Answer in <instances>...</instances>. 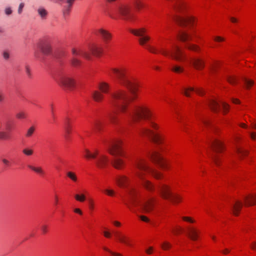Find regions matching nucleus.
<instances>
[{
  "mask_svg": "<svg viewBox=\"0 0 256 256\" xmlns=\"http://www.w3.org/2000/svg\"><path fill=\"white\" fill-rule=\"evenodd\" d=\"M221 104L222 106L224 112H227L228 110V105L224 102H221Z\"/></svg>",
  "mask_w": 256,
  "mask_h": 256,
  "instance_id": "obj_51",
  "label": "nucleus"
},
{
  "mask_svg": "<svg viewBox=\"0 0 256 256\" xmlns=\"http://www.w3.org/2000/svg\"><path fill=\"white\" fill-rule=\"evenodd\" d=\"M12 10L10 8H7L5 9V13L7 15H10L12 14Z\"/></svg>",
  "mask_w": 256,
  "mask_h": 256,
  "instance_id": "obj_61",
  "label": "nucleus"
},
{
  "mask_svg": "<svg viewBox=\"0 0 256 256\" xmlns=\"http://www.w3.org/2000/svg\"><path fill=\"white\" fill-rule=\"evenodd\" d=\"M108 162V158L104 155H100L96 160V165L98 168H102L106 166Z\"/></svg>",
  "mask_w": 256,
  "mask_h": 256,
  "instance_id": "obj_20",
  "label": "nucleus"
},
{
  "mask_svg": "<svg viewBox=\"0 0 256 256\" xmlns=\"http://www.w3.org/2000/svg\"><path fill=\"white\" fill-rule=\"evenodd\" d=\"M130 12V8L128 4H119L115 6L114 12L122 16L124 20H128L131 18Z\"/></svg>",
  "mask_w": 256,
  "mask_h": 256,
  "instance_id": "obj_12",
  "label": "nucleus"
},
{
  "mask_svg": "<svg viewBox=\"0 0 256 256\" xmlns=\"http://www.w3.org/2000/svg\"><path fill=\"white\" fill-rule=\"evenodd\" d=\"M36 46L44 54H49L51 52V45L47 40H40L37 44Z\"/></svg>",
  "mask_w": 256,
  "mask_h": 256,
  "instance_id": "obj_14",
  "label": "nucleus"
},
{
  "mask_svg": "<svg viewBox=\"0 0 256 256\" xmlns=\"http://www.w3.org/2000/svg\"><path fill=\"white\" fill-rule=\"evenodd\" d=\"M214 40L217 42H220L224 41V38L220 36H216L214 38Z\"/></svg>",
  "mask_w": 256,
  "mask_h": 256,
  "instance_id": "obj_57",
  "label": "nucleus"
},
{
  "mask_svg": "<svg viewBox=\"0 0 256 256\" xmlns=\"http://www.w3.org/2000/svg\"><path fill=\"white\" fill-rule=\"evenodd\" d=\"M186 48L189 50L194 52H198L200 50L198 46L191 44H188L186 45Z\"/></svg>",
  "mask_w": 256,
  "mask_h": 256,
  "instance_id": "obj_37",
  "label": "nucleus"
},
{
  "mask_svg": "<svg viewBox=\"0 0 256 256\" xmlns=\"http://www.w3.org/2000/svg\"><path fill=\"white\" fill-rule=\"evenodd\" d=\"M188 234L192 240H196L198 238V232L193 228H189L188 230Z\"/></svg>",
  "mask_w": 256,
  "mask_h": 256,
  "instance_id": "obj_27",
  "label": "nucleus"
},
{
  "mask_svg": "<svg viewBox=\"0 0 256 256\" xmlns=\"http://www.w3.org/2000/svg\"><path fill=\"white\" fill-rule=\"evenodd\" d=\"M111 71L118 79L119 83L129 89L131 93L134 96L136 85L128 76L126 70L124 68H112Z\"/></svg>",
  "mask_w": 256,
  "mask_h": 256,
  "instance_id": "obj_5",
  "label": "nucleus"
},
{
  "mask_svg": "<svg viewBox=\"0 0 256 256\" xmlns=\"http://www.w3.org/2000/svg\"><path fill=\"white\" fill-rule=\"evenodd\" d=\"M134 4L136 9L138 11L144 6V4L141 0H135Z\"/></svg>",
  "mask_w": 256,
  "mask_h": 256,
  "instance_id": "obj_33",
  "label": "nucleus"
},
{
  "mask_svg": "<svg viewBox=\"0 0 256 256\" xmlns=\"http://www.w3.org/2000/svg\"><path fill=\"white\" fill-rule=\"evenodd\" d=\"M2 56L4 60H7L10 58V54L8 50H4L2 53Z\"/></svg>",
  "mask_w": 256,
  "mask_h": 256,
  "instance_id": "obj_46",
  "label": "nucleus"
},
{
  "mask_svg": "<svg viewBox=\"0 0 256 256\" xmlns=\"http://www.w3.org/2000/svg\"><path fill=\"white\" fill-rule=\"evenodd\" d=\"M134 166L136 170L134 172L140 180L143 187L148 191L153 192L155 190V186L152 182L144 178V174L147 172L156 179H160L162 176V174L148 166L145 160L142 159L137 160L135 162Z\"/></svg>",
  "mask_w": 256,
  "mask_h": 256,
  "instance_id": "obj_2",
  "label": "nucleus"
},
{
  "mask_svg": "<svg viewBox=\"0 0 256 256\" xmlns=\"http://www.w3.org/2000/svg\"><path fill=\"white\" fill-rule=\"evenodd\" d=\"M28 167L30 169H31L33 171H34V172H36L38 174H44V172L41 167H34V166H33L30 165L28 166Z\"/></svg>",
  "mask_w": 256,
  "mask_h": 256,
  "instance_id": "obj_38",
  "label": "nucleus"
},
{
  "mask_svg": "<svg viewBox=\"0 0 256 256\" xmlns=\"http://www.w3.org/2000/svg\"><path fill=\"white\" fill-rule=\"evenodd\" d=\"M161 52L164 56L170 55L174 59L178 61L183 60L186 57L185 54L184 53L182 50L178 46L175 44H174L172 46V48L170 52L162 50Z\"/></svg>",
  "mask_w": 256,
  "mask_h": 256,
  "instance_id": "obj_11",
  "label": "nucleus"
},
{
  "mask_svg": "<svg viewBox=\"0 0 256 256\" xmlns=\"http://www.w3.org/2000/svg\"><path fill=\"white\" fill-rule=\"evenodd\" d=\"M162 248L164 250H168L171 247V244L168 242H164L162 244Z\"/></svg>",
  "mask_w": 256,
  "mask_h": 256,
  "instance_id": "obj_48",
  "label": "nucleus"
},
{
  "mask_svg": "<svg viewBox=\"0 0 256 256\" xmlns=\"http://www.w3.org/2000/svg\"><path fill=\"white\" fill-rule=\"evenodd\" d=\"M16 116L18 118H26V116L24 112H20L16 114Z\"/></svg>",
  "mask_w": 256,
  "mask_h": 256,
  "instance_id": "obj_55",
  "label": "nucleus"
},
{
  "mask_svg": "<svg viewBox=\"0 0 256 256\" xmlns=\"http://www.w3.org/2000/svg\"><path fill=\"white\" fill-rule=\"evenodd\" d=\"M122 142L120 140L113 142L109 146L108 150L109 152L114 156L112 162V164L116 169H122L124 162L120 156H122Z\"/></svg>",
  "mask_w": 256,
  "mask_h": 256,
  "instance_id": "obj_4",
  "label": "nucleus"
},
{
  "mask_svg": "<svg viewBox=\"0 0 256 256\" xmlns=\"http://www.w3.org/2000/svg\"><path fill=\"white\" fill-rule=\"evenodd\" d=\"M69 120H70L68 118H66V130L68 133H70V124Z\"/></svg>",
  "mask_w": 256,
  "mask_h": 256,
  "instance_id": "obj_52",
  "label": "nucleus"
},
{
  "mask_svg": "<svg viewBox=\"0 0 256 256\" xmlns=\"http://www.w3.org/2000/svg\"><path fill=\"white\" fill-rule=\"evenodd\" d=\"M243 80H244L245 82V84L248 88H249L252 86L254 84V82L251 80H249V79H248L246 78H244Z\"/></svg>",
  "mask_w": 256,
  "mask_h": 256,
  "instance_id": "obj_44",
  "label": "nucleus"
},
{
  "mask_svg": "<svg viewBox=\"0 0 256 256\" xmlns=\"http://www.w3.org/2000/svg\"><path fill=\"white\" fill-rule=\"evenodd\" d=\"M114 180L118 186L123 188H127L130 182V178L125 175L118 176Z\"/></svg>",
  "mask_w": 256,
  "mask_h": 256,
  "instance_id": "obj_15",
  "label": "nucleus"
},
{
  "mask_svg": "<svg viewBox=\"0 0 256 256\" xmlns=\"http://www.w3.org/2000/svg\"><path fill=\"white\" fill-rule=\"evenodd\" d=\"M250 247L252 250H256V242H252L250 245Z\"/></svg>",
  "mask_w": 256,
  "mask_h": 256,
  "instance_id": "obj_64",
  "label": "nucleus"
},
{
  "mask_svg": "<svg viewBox=\"0 0 256 256\" xmlns=\"http://www.w3.org/2000/svg\"><path fill=\"white\" fill-rule=\"evenodd\" d=\"M195 91L196 94L202 96L204 94V92L203 90L200 88H196L194 89L192 87H189L188 88H184L183 90V94L186 96H190V94L189 92H194Z\"/></svg>",
  "mask_w": 256,
  "mask_h": 256,
  "instance_id": "obj_22",
  "label": "nucleus"
},
{
  "mask_svg": "<svg viewBox=\"0 0 256 256\" xmlns=\"http://www.w3.org/2000/svg\"><path fill=\"white\" fill-rule=\"evenodd\" d=\"M71 64L72 66L76 67L80 66L81 62L76 58L74 57L71 60Z\"/></svg>",
  "mask_w": 256,
  "mask_h": 256,
  "instance_id": "obj_40",
  "label": "nucleus"
},
{
  "mask_svg": "<svg viewBox=\"0 0 256 256\" xmlns=\"http://www.w3.org/2000/svg\"><path fill=\"white\" fill-rule=\"evenodd\" d=\"M24 4L23 2H22L20 4L18 8V12L19 14H20L22 12V9L24 7Z\"/></svg>",
  "mask_w": 256,
  "mask_h": 256,
  "instance_id": "obj_56",
  "label": "nucleus"
},
{
  "mask_svg": "<svg viewBox=\"0 0 256 256\" xmlns=\"http://www.w3.org/2000/svg\"><path fill=\"white\" fill-rule=\"evenodd\" d=\"M67 176L70 178L74 182H76L78 180V178L76 174L71 171L68 172H66Z\"/></svg>",
  "mask_w": 256,
  "mask_h": 256,
  "instance_id": "obj_34",
  "label": "nucleus"
},
{
  "mask_svg": "<svg viewBox=\"0 0 256 256\" xmlns=\"http://www.w3.org/2000/svg\"><path fill=\"white\" fill-rule=\"evenodd\" d=\"M230 20L233 23H236L238 22V20L234 17H230Z\"/></svg>",
  "mask_w": 256,
  "mask_h": 256,
  "instance_id": "obj_62",
  "label": "nucleus"
},
{
  "mask_svg": "<svg viewBox=\"0 0 256 256\" xmlns=\"http://www.w3.org/2000/svg\"><path fill=\"white\" fill-rule=\"evenodd\" d=\"M104 192L108 195V196H114V194H115V192L112 190H110V189H106Z\"/></svg>",
  "mask_w": 256,
  "mask_h": 256,
  "instance_id": "obj_47",
  "label": "nucleus"
},
{
  "mask_svg": "<svg viewBox=\"0 0 256 256\" xmlns=\"http://www.w3.org/2000/svg\"><path fill=\"white\" fill-rule=\"evenodd\" d=\"M98 32L100 34L102 38L106 42H107L108 40H110L112 37V34L110 32L103 28L100 29L98 30Z\"/></svg>",
  "mask_w": 256,
  "mask_h": 256,
  "instance_id": "obj_25",
  "label": "nucleus"
},
{
  "mask_svg": "<svg viewBox=\"0 0 256 256\" xmlns=\"http://www.w3.org/2000/svg\"><path fill=\"white\" fill-rule=\"evenodd\" d=\"M85 154L84 157L88 159L96 158L98 154V151L96 150L94 153H92L88 150L86 149L84 150Z\"/></svg>",
  "mask_w": 256,
  "mask_h": 256,
  "instance_id": "obj_32",
  "label": "nucleus"
},
{
  "mask_svg": "<svg viewBox=\"0 0 256 256\" xmlns=\"http://www.w3.org/2000/svg\"><path fill=\"white\" fill-rule=\"evenodd\" d=\"M0 138L3 140H8L10 138V136L6 132H0Z\"/></svg>",
  "mask_w": 256,
  "mask_h": 256,
  "instance_id": "obj_43",
  "label": "nucleus"
},
{
  "mask_svg": "<svg viewBox=\"0 0 256 256\" xmlns=\"http://www.w3.org/2000/svg\"><path fill=\"white\" fill-rule=\"evenodd\" d=\"M182 219L190 223H194L195 222L194 220H192L191 218L188 216H183L182 217Z\"/></svg>",
  "mask_w": 256,
  "mask_h": 256,
  "instance_id": "obj_53",
  "label": "nucleus"
},
{
  "mask_svg": "<svg viewBox=\"0 0 256 256\" xmlns=\"http://www.w3.org/2000/svg\"><path fill=\"white\" fill-rule=\"evenodd\" d=\"M127 199L126 205L133 212H136L135 208L140 207L142 212H150L154 208V200H142L138 196L136 190L132 188L127 190Z\"/></svg>",
  "mask_w": 256,
  "mask_h": 256,
  "instance_id": "obj_3",
  "label": "nucleus"
},
{
  "mask_svg": "<svg viewBox=\"0 0 256 256\" xmlns=\"http://www.w3.org/2000/svg\"><path fill=\"white\" fill-rule=\"evenodd\" d=\"M244 205L246 206H251L256 204V195L250 194L244 198Z\"/></svg>",
  "mask_w": 256,
  "mask_h": 256,
  "instance_id": "obj_23",
  "label": "nucleus"
},
{
  "mask_svg": "<svg viewBox=\"0 0 256 256\" xmlns=\"http://www.w3.org/2000/svg\"><path fill=\"white\" fill-rule=\"evenodd\" d=\"M176 22L181 26L191 24L194 22V18L191 16H178L176 20Z\"/></svg>",
  "mask_w": 256,
  "mask_h": 256,
  "instance_id": "obj_17",
  "label": "nucleus"
},
{
  "mask_svg": "<svg viewBox=\"0 0 256 256\" xmlns=\"http://www.w3.org/2000/svg\"><path fill=\"white\" fill-rule=\"evenodd\" d=\"M36 130V128L34 126H32L30 127L26 130V138H30L31 137L34 133V131Z\"/></svg>",
  "mask_w": 256,
  "mask_h": 256,
  "instance_id": "obj_36",
  "label": "nucleus"
},
{
  "mask_svg": "<svg viewBox=\"0 0 256 256\" xmlns=\"http://www.w3.org/2000/svg\"><path fill=\"white\" fill-rule=\"evenodd\" d=\"M150 126L152 128L155 130H158V125L152 122H150Z\"/></svg>",
  "mask_w": 256,
  "mask_h": 256,
  "instance_id": "obj_58",
  "label": "nucleus"
},
{
  "mask_svg": "<svg viewBox=\"0 0 256 256\" xmlns=\"http://www.w3.org/2000/svg\"><path fill=\"white\" fill-rule=\"evenodd\" d=\"M190 62L197 70H201L204 66V62L198 58H191Z\"/></svg>",
  "mask_w": 256,
  "mask_h": 256,
  "instance_id": "obj_21",
  "label": "nucleus"
},
{
  "mask_svg": "<svg viewBox=\"0 0 256 256\" xmlns=\"http://www.w3.org/2000/svg\"><path fill=\"white\" fill-rule=\"evenodd\" d=\"M147 48L150 52H151L152 53H154V54L156 53V50L154 48H152L150 46H148Z\"/></svg>",
  "mask_w": 256,
  "mask_h": 256,
  "instance_id": "obj_59",
  "label": "nucleus"
},
{
  "mask_svg": "<svg viewBox=\"0 0 256 256\" xmlns=\"http://www.w3.org/2000/svg\"><path fill=\"white\" fill-rule=\"evenodd\" d=\"M178 36L179 38L183 42L190 40H192L190 35L185 31L180 32L178 34Z\"/></svg>",
  "mask_w": 256,
  "mask_h": 256,
  "instance_id": "obj_30",
  "label": "nucleus"
},
{
  "mask_svg": "<svg viewBox=\"0 0 256 256\" xmlns=\"http://www.w3.org/2000/svg\"><path fill=\"white\" fill-rule=\"evenodd\" d=\"M90 50L92 54L96 56H100L102 52V48L97 46H92L90 48Z\"/></svg>",
  "mask_w": 256,
  "mask_h": 256,
  "instance_id": "obj_31",
  "label": "nucleus"
},
{
  "mask_svg": "<svg viewBox=\"0 0 256 256\" xmlns=\"http://www.w3.org/2000/svg\"><path fill=\"white\" fill-rule=\"evenodd\" d=\"M37 12L41 20H44L47 18L48 12L44 7L40 6L37 9Z\"/></svg>",
  "mask_w": 256,
  "mask_h": 256,
  "instance_id": "obj_28",
  "label": "nucleus"
},
{
  "mask_svg": "<svg viewBox=\"0 0 256 256\" xmlns=\"http://www.w3.org/2000/svg\"><path fill=\"white\" fill-rule=\"evenodd\" d=\"M41 230L44 234H46L48 232V226L46 225H42L41 226Z\"/></svg>",
  "mask_w": 256,
  "mask_h": 256,
  "instance_id": "obj_60",
  "label": "nucleus"
},
{
  "mask_svg": "<svg viewBox=\"0 0 256 256\" xmlns=\"http://www.w3.org/2000/svg\"><path fill=\"white\" fill-rule=\"evenodd\" d=\"M130 101L128 93L123 90H117L110 94V103L114 110L108 114L110 122L114 124L119 123L118 114L126 115L130 118V124L140 121L142 118L149 120L152 114L145 106H138L128 111V104Z\"/></svg>",
  "mask_w": 256,
  "mask_h": 256,
  "instance_id": "obj_1",
  "label": "nucleus"
},
{
  "mask_svg": "<svg viewBox=\"0 0 256 256\" xmlns=\"http://www.w3.org/2000/svg\"><path fill=\"white\" fill-rule=\"evenodd\" d=\"M188 6L184 1L180 0L175 4L174 8L175 10L180 13L184 14L186 12L188 9Z\"/></svg>",
  "mask_w": 256,
  "mask_h": 256,
  "instance_id": "obj_19",
  "label": "nucleus"
},
{
  "mask_svg": "<svg viewBox=\"0 0 256 256\" xmlns=\"http://www.w3.org/2000/svg\"><path fill=\"white\" fill-rule=\"evenodd\" d=\"M5 126H6V130L8 132H10L12 129V128H13L12 124L9 122H6V124H5Z\"/></svg>",
  "mask_w": 256,
  "mask_h": 256,
  "instance_id": "obj_50",
  "label": "nucleus"
},
{
  "mask_svg": "<svg viewBox=\"0 0 256 256\" xmlns=\"http://www.w3.org/2000/svg\"><path fill=\"white\" fill-rule=\"evenodd\" d=\"M140 219L142 221H144V222H148L149 221L148 218L147 217L145 216H140Z\"/></svg>",
  "mask_w": 256,
  "mask_h": 256,
  "instance_id": "obj_63",
  "label": "nucleus"
},
{
  "mask_svg": "<svg viewBox=\"0 0 256 256\" xmlns=\"http://www.w3.org/2000/svg\"><path fill=\"white\" fill-rule=\"evenodd\" d=\"M114 234L116 238L120 242L124 243L128 246L130 245L128 238H126L124 235L122 234L121 232H114Z\"/></svg>",
  "mask_w": 256,
  "mask_h": 256,
  "instance_id": "obj_26",
  "label": "nucleus"
},
{
  "mask_svg": "<svg viewBox=\"0 0 256 256\" xmlns=\"http://www.w3.org/2000/svg\"><path fill=\"white\" fill-rule=\"evenodd\" d=\"M236 152L239 154L240 158H242L243 156H246L248 154L247 150L239 148H236Z\"/></svg>",
  "mask_w": 256,
  "mask_h": 256,
  "instance_id": "obj_35",
  "label": "nucleus"
},
{
  "mask_svg": "<svg viewBox=\"0 0 256 256\" xmlns=\"http://www.w3.org/2000/svg\"><path fill=\"white\" fill-rule=\"evenodd\" d=\"M210 146L212 150V152L210 154V156L214 164L218 166L220 164V158L216 153L220 152L223 149V144L220 140L214 139L210 142Z\"/></svg>",
  "mask_w": 256,
  "mask_h": 256,
  "instance_id": "obj_7",
  "label": "nucleus"
},
{
  "mask_svg": "<svg viewBox=\"0 0 256 256\" xmlns=\"http://www.w3.org/2000/svg\"><path fill=\"white\" fill-rule=\"evenodd\" d=\"M158 191L162 198L170 200L173 203L179 202L181 200L180 196L174 194L169 186L160 183L158 186Z\"/></svg>",
  "mask_w": 256,
  "mask_h": 256,
  "instance_id": "obj_6",
  "label": "nucleus"
},
{
  "mask_svg": "<svg viewBox=\"0 0 256 256\" xmlns=\"http://www.w3.org/2000/svg\"><path fill=\"white\" fill-rule=\"evenodd\" d=\"M209 106L214 112H218L219 110L220 104L215 100H210L209 102Z\"/></svg>",
  "mask_w": 256,
  "mask_h": 256,
  "instance_id": "obj_29",
  "label": "nucleus"
},
{
  "mask_svg": "<svg viewBox=\"0 0 256 256\" xmlns=\"http://www.w3.org/2000/svg\"><path fill=\"white\" fill-rule=\"evenodd\" d=\"M22 152L26 156H32L34 153V150L32 149L26 148L22 150Z\"/></svg>",
  "mask_w": 256,
  "mask_h": 256,
  "instance_id": "obj_42",
  "label": "nucleus"
},
{
  "mask_svg": "<svg viewBox=\"0 0 256 256\" xmlns=\"http://www.w3.org/2000/svg\"><path fill=\"white\" fill-rule=\"evenodd\" d=\"M55 80L60 86L70 90H72L75 84L74 80L65 74H58Z\"/></svg>",
  "mask_w": 256,
  "mask_h": 256,
  "instance_id": "obj_8",
  "label": "nucleus"
},
{
  "mask_svg": "<svg viewBox=\"0 0 256 256\" xmlns=\"http://www.w3.org/2000/svg\"><path fill=\"white\" fill-rule=\"evenodd\" d=\"M98 88L100 91L94 90L92 92V96L93 99L96 102H101L104 96L102 93L108 94L110 90V86L108 83L101 82L98 84Z\"/></svg>",
  "mask_w": 256,
  "mask_h": 256,
  "instance_id": "obj_10",
  "label": "nucleus"
},
{
  "mask_svg": "<svg viewBox=\"0 0 256 256\" xmlns=\"http://www.w3.org/2000/svg\"><path fill=\"white\" fill-rule=\"evenodd\" d=\"M172 70L176 73H180L184 72V69L179 66L176 65L172 68Z\"/></svg>",
  "mask_w": 256,
  "mask_h": 256,
  "instance_id": "obj_41",
  "label": "nucleus"
},
{
  "mask_svg": "<svg viewBox=\"0 0 256 256\" xmlns=\"http://www.w3.org/2000/svg\"><path fill=\"white\" fill-rule=\"evenodd\" d=\"M140 134L142 136L150 138L154 143L160 144L162 143L164 137L159 133L153 132L148 128H142L140 132Z\"/></svg>",
  "mask_w": 256,
  "mask_h": 256,
  "instance_id": "obj_9",
  "label": "nucleus"
},
{
  "mask_svg": "<svg viewBox=\"0 0 256 256\" xmlns=\"http://www.w3.org/2000/svg\"><path fill=\"white\" fill-rule=\"evenodd\" d=\"M130 32L134 36L140 37L138 42L141 46H144L150 40V37L145 34L146 30L144 28L132 29L130 30Z\"/></svg>",
  "mask_w": 256,
  "mask_h": 256,
  "instance_id": "obj_13",
  "label": "nucleus"
},
{
  "mask_svg": "<svg viewBox=\"0 0 256 256\" xmlns=\"http://www.w3.org/2000/svg\"><path fill=\"white\" fill-rule=\"evenodd\" d=\"M104 249L105 250L109 252L112 256H122V255L120 254L112 252L106 247H104Z\"/></svg>",
  "mask_w": 256,
  "mask_h": 256,
  "instance_id": "obj_49",
  "label": "nucleus"
},
{
  "mask_svg": "<svg viewBox=\"0 0 256 256\" xmlns=\"http://www.w3.org/2000/svg\"><path fill=\"white\" fill-rule=\"evenodd\" d=\"M72 52L74 57L76 58L77 56H82L87 60L90 59V55L89 53L85 52L80 48H73L72 49Z\"/></svg>",
  "mask_w": 256,
  "mask_h": 256,
  "instance_id": "obj_18",
  "label": "nucleus"
},
{
  "mask_svg": "<svg viewBox=\"0 0 256 256\" xmlns=\"http://www.w3.org/2000/svg\"><path fill=\"white\" fill-rule=\"evenodd\" d=\"M25 70H26V74L28 75V77H30L31 76L30 69L28 66H26Z\"/></svg>",
  "mask_w": 256,
  "mask_h": 256,
  "instance_id": "obj_54",
  "label": "nucleus"
},
{
  "mask_svg": "<svg viewBox=\"0 0 256 256\" xmlns=\"http://www.w3.org/2000/svg\"><path fill=\"white\" fill-rule=\"evenodd\" d=\"M152 160L156 163H157L162 168H166V164L164 161L161 155L156 152H154L151 156Z\"/></svg>",
  "mask_w": 256,
  "mask_h": 256,
  "instance_id": "obj_16",
  "label": "nucleus"
},
{
  "mask_svg": "<svg viewBox=\"0 0 256 256\" xmlns=\"http://www.w3.org/2000/svg\"><path fill=\"white\" fill-rule=\"evenodd\" d=\"M74 198L76 200L80 202H83L86 200V196L84 194H76L74 196Z\"/></svg>",
  "mask_w": 256,
  "mask_h": 256,
  "instance_id": "obj_39",
  "label": "nucleus"
},
{
  "mask_svg": "<svg viewBox=\"0 0 256 256\" xmlns=\"http://www.w3.org/2000/svg\"><path fill=\"white\" fill-rule=\"evenodd\" d=\"M242 204L240 200H236L232 206V212L234 215L238 216L242 208Z\"/></svg>",
  "mask_w": 256,
  "mask_h": 256,
  "instance_id": "obj_24",
  "label": "nucleus"
},
{
  "mask_svg": "<svg viewBox=\"0 0 256 256\" xmlns=\"http://www.w3.org/2000/svg\"><path fill=\"white\" fill-rule=\"evenodd\" d=\"M226 80L228 82L232 84H234L236 81V78L234 76H227Z\"/></svg>",
  "mask_w": 256,
  "mask_h": 256,
  "instance_id": "obj_45",
  "label": "nucleus"
}]
</instances>
